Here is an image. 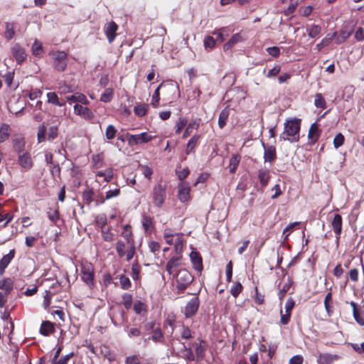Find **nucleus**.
<instances>
[{"instance_id":"1","label":"nucleus","mask_w":364,"mask_h":364,"mask_svg":"<svg viewBox=\"0 0 364 364\" xmlns=\"http://www.w3.org/2000/svg\"><path fill=\"white\" fill-rule=\"evenodd\" d=\"M300 119H292L284 123V132L280 135V140H288L291 142H296L299 139Z\"/></svg>"},{"instance_id":"2","label":"nucleus","mask_w":364,"mask_h":364,"mask_svg":"<svg viewBox=\"0 0 364 364\" xmlns=\"http://www.w3.org/2000/svg\"><path fill=\"white\" fill-rule=\"evenodd\" d=\"M47 132V127L43 122L41 124L38 129L37 132V141L38 143H42L46 141V140L49 141H53L54 139H55L58 136V126L56 125H52L49 127L48 129V133Z\"/></svg>"},{"instance_id":"3","label":"nucleus","mask_w":364,"mask_h":364,"mask_svg":"<svg viewBox=\"0 0 364 364\" xmlns=\"http://www.w3.org/2000/svg\"><path fill=\"white\" fill-rule=\"evenodd\" d=\"M193 279V276L187 269H181L176 276L177 292L183 293L191 284Z\"/></svg>"},{"instance_id":"4","label":"nucleus","mask_w":364,"mask_h":364,"mask_svg":"<svg viewBox=\"0 0 364 364\" xmlns=\"http://www.w3.org/2000/svg\"><path fill=\"white\" fill-rule=\"evenodd\" d=\"M94 267L89 262H82L81 264L82 280L92 288L94 286Z\"/></svg>"},{"instance_id":"5","label":"nucleus","mask_w":364,"mask_h":364,"mask_svg":"<svg viewBox=\"0 0 364 364\" xmlns=\"http://www.w3.org/2000/svg\"><path fill=\"white\" fill-rule=\"evenodd\" d=\"M166 187L162 183H158L153 188L151 198L155 206L161 208L166 199Z\"/></svg>"},{"instance_id":"6","label":"nucleus","mask_w":364,"mask_h":364,"mask_svg":"<svg viewBox=\"0 0 364 364\" xmlns=\"http://www.w3.org/2000/svg\"><path fill=\"white\" fill-rule=\"evenodd\" d=\"M126 138L129 145L134 146L139 144L147 143L152 140L154 136L147 132H143L139 134L134 135L127 133Z\"/></svg>"},{"instance_id":"7","label":"nucleus","mask_w":364,"mask_h":364,"mask_svg":"<svg viewBox=\"0 0 364 364\" xmlns=\"http://www.w3.org/2000/svg\"><path fill=\"white\" fill-rule=\"evenodd\" d=\"M18 164L26 171L31 170L33 166V159L28 151L18 154Z\"/></svg>"},{"instance_id":"8","label":"nucleus","mask_w":364,"mask_h":364,"mask_svg":"<svg viewBox=\"0 0 364 364\" xmlns=\"http://www.w3.org/2000/svg\"><path fill=\"white\" fill-rule=\"evenodd\" d=\"M54 66L58 71H63L67 67V54L64 51H58L54 54Z\"/></svg>"},{"instance_id":"9","label":"nucleus","mask_w":364,"mask_h":364,"mask_svg":"<svg viewBox=\"0 0 364 364\" xmlns=\"http://www.w3.org/2000/svg\"><path fill=\"white\" fill-rule=\"evenodd\" d=\"M198 297H193L186 305L184 314L186 318L192 317L197 312L199 307Z\"/></svg>"},{"instance_id":"10","label":"nucleus","mask_w":364,"mask_h":364,"mask_svg":"<svg viewBox=\"0 0 364 364\" xmlns=\"http://www.w3.org/2000/svg\"><path fill=\"white\" fill-rule=\"evenodd\" d=\"M191 187L188 183L181 182L178 186V198L181 202H186L190 199Z\"/></svg>"},{"instance_id":"11","label":"nucleus","mask_w":364,"mask_h":364,"mask_svg":"<svg viewBox=\"0 0 364 364\" xmlns=\"http://www.w3.org/2000/svg\"><path fill=\"white\" fill-rule=\"evenodd\" d=\"M264 148V162L273 163L277 159L276 148L274 146H266L264 142L262 143Z\"/></svg>"},{"instance_id":"12","label":"nucleus","mask_w":364,"mask_h":364,"mask_svg":"<svg viewBox=\"0 0 364 364\" xmlns=\"http://www.w3.org/2000/svg\"><path fill=\"white\" fill-rule=\"evenodd\" d=\"M11 53L18 64L23 63L26 59V54L25 50L18 43H16L12 46Z\"/></svg>"},{"instance_id":"13","label":"nucleus","mask_w":364,"mask_h":364,"mask_svg":"<svg viewBox=\"0 0 364 364\" xmlns=\"http://www.w3.org/2000/svg\"><path fill=\"white\" fill-rule=\"evenodd\" d=\"M74 113L85 119H90L93 117V114L88 107L77 103L74 105Z\"/></svg>"},{"instance_id":"14","label":"nucleus","mask_w":364,"mask_h":364,"mask_svg":"<svg viewBox=\"0 0 364 364\" xmlns=\"http://www.w3.org/2000/svg\"><path fill=\"white\" fill-rule=\"evenodd\" d=\"M118 26L114 21H110L105 27V33L109 43L113 42L116 37V31Z\"/></svg>"},{"instance_id":"15","label":"nucleus","mask_w":364,"mask_h":364,"mask_svg":"<svg viewBox=\"0 0 364 364\" xmlns=\"http://www.w3.org/2000/svg\"><path fill=\"white\" fill-rule=\"evenodd\" d=\"M13 147L16 152L21 154L24 151L25 149V139L24 137L19 134L14 136L12 139Z\"/></svg>"},{"instance_id":"16","label":"nucleus","mask_w":364,"mask_h":364,"mask_svg":"<svg viewBox=\"0 0 364 364\" xmlns=\"http://www.w3.org/2000/svg\"><path fill=\"white\" fill-rule=\"evenodd\" d=\"M333 230L336 235L337 240H338L340 235L342 232V217L339 214H335L331 221Z\"/></svg>"},{"instance_id":"17","label":"nucleus","mask_w":364,"mask_h":364,"mask_svg":"<svg viewBox=\"0 0 364 364\" xmlns=\"http://www.w3.org/2000/svg\"><path fill=\"white\" fill-rule=\"evenodd\" d=\"M15 255L14 250H10V252L4 255L0 260V274L2 275L6 268L8 267V265L10 264L11 260L14 259Z\"/></svg>"},{"instance_id":"18","label":"nucleus","mask_w":364,"mask_h":364,"mask_svg":"<svg viewBox=\"0 0 364 364\" xmlns=\"http://www.w3.org/2000/svg\"><path fill=\"white\" fill-rule=\"evenodd\" d=\"M190 258L193 267L198 272H201L203 269V262L200 254L196 251H192L190 254Z\"/></svg>"},{"instance_id":"19","label":"nucleus","mask_w":364,"mask_h":364,"mask_svg":"<svg viewBox=\"0 0 364 364\" xmlns=\"http://www.w3.org/2000/svg\"><path fill=\"white\" fill-rule=\"evenodd\" d=\"M193 346L195 347L196 355L198 360H201L205 356L206 350L205 342L203 340H199V343H194Z\"/></svg>"},{"instance_id":"20","label":"nucleus","mask_w":364,"mask_h":364,"mask_svg":"<svg viewBox=\"0 0 364 364\" xmlns=\"http://www.w3.org/2000/svg\"><path fill=\"white\" fill-rule=\"evenodd\" d=\"M66 100L68 102H78L82 105H87L89 103L86 96L80 92H75L73 95L66 96Z\"/></svg>"},{"instance_id":"21","label":"nucleus","mask_w":364,"mask_h":364,"mask_svg":"<svg viewBox=\"0 0 364 364\" xmlns=\"http://www.w3.org/2000/svg\"><path fill=\"white\" fill-rule=\"evenodd\" d=\"M181 265V257H173L166 264V269L169 275H172L174 269Z\"/></svg>"},{"instance_id":"22","label":"nucleus","mask_w":364,"mask_h":364,"mask_svg":"<svg viewBox=\"0 0 364 364\" xmlns=\"http://www.w3.org/2000/svg\"><path fill=\"white\" fill-rule=\"evenodd\" d=\"M244 41V38L240 33H236L232 36V38L224 45L223 49L225 51L232 49V48L237 43Z\"/></svg>"},{"instance_id":"23","label":"nucleus","mask_w":364,"mask_h":364,"mask_svg":"<svg viewBox=\"0 0 364 364\" xmlns=\"http://www.w3.org/2000/svg\"><path fill=\"white\" fill-rule=\"evenodd\" d=\"M11 132L9 124L4 123L0 127V144L4 143L9 139Z\"/></svg>"},{"instance_id":"24","label":"nucleus","mask_w":364,"mask_h":364,"mask_svg":"<svg viewBox=\"0 0 364 364\" xmlns=\"http://www.w3.org/2000/svg\"><path fill=\"white\" fill-rule=\"evenodd\" d=\"M200 136L195 134L193 135L188 141L186 149V154H191L194 149L198 146V140H199Z\"/></svg>"},{"instance_id":"25","label":"nucleus","mask_w":364,"mask_h":364,"mask_svg":"<svg viewBox=\"0 0 364 364\" xmlns=\"http://www.w3.org/2000/svg\"><path fill=\"white\" fill-rule=\"evenodd\" d=\"M14 282L11 279L6 278L0 280V289L5 291V294H9L13 289Z\"/></svg>"},{"instance_id":"26","label":"nucleus","mask_w":364,"mask_h":364,"mask_svg":"<svg viewBox=\"0 0 364 364\" xmlns=\"http://www.w3.org/2000/svg\"><path fill=\"white\" fill-rule=\"evenodd\" d=\"M102 236L105 241L111 242L114 239V235L110 232L108 227H105L106 218L102 222Z\"/></svg>"},{"instance_id":"27","label":"nucleus","mask_w":364,"mask_h":364,"mask_svg":"<svg viewBox=\"0 0 364 364\" xmlns=\"http://www.w3.org/2000/svg\"><path fill=\"white\" fill-rule=\"evenodd\" d=\"M141 224L146 233L151 232L154 225L152 218L150 216L144 215L141 219Z\"/></svg>"},{"instance_id":"28","label":"nucleus","mask_w":364,"mask_h":364,"mask_svg":"<svg viewBox=\"0 0 364 364\" xmlns=\"http://www.w3.org/2000/svg\"><path fill=\"white\" fill-rule=\"evenodd\" d=\"M55 328L53 323L50 321H43L40 328V333L45 336H48Z\"/></svg>"},{"instance_id":"29","label":"nucleus","mask_w":364,"mask_h":364,"mask_svg":"<svg viewBox=\"0 0 364 364\" xmlns=\"http://www.w3.org/2000/svg\"><path fill=\"white\" fill-rule=\"evenodd\" d=\"M5 28L4 36L8 41H10L15 36V23L14 22H6L5 23Z\"/></svg>"},{"instance_id":"30","label":"nucleus","mask_w":364,"mask_h":364,"mask_svg":"<svg viewBox=\"0 0 364 364\" xmlns=\"http://www.w3.org/2000/svg\"><path fill=\"white\" fill-rule=\"evenodd\" d=\"M336 32L333 33H328L326 36L321 41V42L316 45V48L318 50H320L323 47L328 46L333 39L336 37Z\"/></svg>"},{"instance_id":"31","label":"nucleus","mask_w":364,"mask_h":364,"mask_svg":"<svg viewBox=\"0 0 364 364\" xmlns=\"http://www.w3.org/2000/svg\"><path fill=\"white\" fill-rule=\"evenodd\" d=\"M122 236L126 240L127 244L128 245L134 244V241L132 237V231L130 230V226L129 225H126L124 227V230L122 232Z\"/></svg>"},{"instance_id":"32","label":"nucleus","mask_w":364,"mask_h":364,"mask_svg":"<svg viewBox=\"0 0 364 364\" xmlns=\"http://www.w3.org/2000/svg\"><path fill=\"white\" fill-rule=\"evenodd\" d=\"M230 111L227 108L223 109L220 112L218 118V126L220 129H223L225 126Z\"/></svg>"},{"instance_id":"33","label":"nucleus","mask_w":364,"mask_h":364,"mask_svg":"<svg viewBox=\"0 0 364 364\" xmlns=\"http://www.w3.org/2000/svg\"><path fill=\"white\" fill-rule=\"evenodd\" d=\"M14 215L10 213H5L3 210V205L0 203V223L6 220L4 224V228L6 227L7 225L12 220Z\"/></svg>"},{"instance_id":"34","label":"nucleus","mask_w":364,"mask_h":364,"mask_svg":"<svg viewBox=\"0 0 364 364\" xmlns=\"http://www.w3.org/2000/svg\"><path fill=\"white\" fill-rule=\"evenodd\" d=\"M48 102L52 105H54L58 107H62L64 105V103H62L58 95L55 92H50L47 93Z\"/></svg>"},{"instance_id":"35","label":"nucleus","mask_w":364,"mask_h":364,"mask_svg":"<svg viewBox=\"0 0 364 364\" xmlns=\"http://www.w3.org/2000/svg\"><path fill=\"white\" fill-rule=\"evenodd\" d=\"M292 282L291 280L288 278L287 281L284 282L282 286L279 288V291L278 292V296L279 300H282L284 297L286 293L289 290L290 287H291Z\"/></svg>"},{"instance_id":"36","label":"nucleus","mask_w":364,"mask_h":364,"mask_svg":"<svg viewBox=\"0 0 364 364\" xmlns=\"http://www.w3.org/2000/svg\"><path fill=\"white\" fill-rule=\"evenodd\" d=\"M258 177L259 179L260 184L262 187H265L269 179V171L264 169H260L259 171Z\"/></svg>"},{"instance_id":"37","label":"nucleus","mask_w":364,"mask_h":364,"mask_svg":"<svg viewBox=\"0 0 364 364\" xmlns=\"http://www.w3.org/2000/svg\"><path fill=\"white\" fill-rule=\"evenodd\" d=\"M240 156L238 155V154H234L232 156L230 160V173H235V170L237 169L239 164H240Z\"/></svg>"},{"instance_id":"38","label":"nucleus","mask_w":364,"mask_h":364,"mask_svg":"<svg viewBox=\"0 0 364 364\" xmlns=\"http://www.w3.org/2000/svg\"><path fill=\"white\" fill-rule=\"evenodd\" d=\"M82 198L87 205H90L92 201H94V191L92 189L87 188L85 190L82 192Z\"/></svg>"},{"instance_id":"39","label":"nucleus","mask_w":364,"mask_h":364,"mask_svg":"<svg viewBox=\"0 0 364 364\" xmlns=\"http://www.w3.org/2000/svg\"><path fill=\"white\" fill-rule=\"evenodd\" d=\"M199 127V123L196 122H191L186 127L185 132L183 134L182 138L186 139L191 134L193 129H197Z\"/></svg>"},{"instance_id":"40","label":"nucleus","mask_w":364,"mask_h":364,"mask_svg":"<svg viewBox=\"0 0 364 364\" xmlns=\"http://www.w3.org/2000/svg\"><path fill=\"white\" fill-rule=\"evenodd\" d=\"M151 339L154 342L164 343V334H163L161 330L159 328H157L153 331Z\"/></svg>"},{"instance_id":"41","label":"nucleus","mask_w":364,"mask_h":364,"mask_svg":"<svg viewBox=\"0 0 364 364\" xmlns=\"http://www.w3.org/2000/svg\"><path fill=\"white\" fill-rule=\"evenodd\" d=\"M119 284L122 289L127 290L129 289L132 283L129 277L125 276L124 274L119 275Z\"/></svg>"},{"instance_id":"42","label":"nucleus","mask_w":364,"mask_h":364,"mask_svg":"<svg viewBox=\"0 0 364 364\" xmlns=\"http://www.w3.org/2000/svg\"><path fill=\"white\" fill-rule=\"evenodd\" d=\"M97 176L103 177L106 182H109L114 176L113 171L107 169L105 171H100L97 173Z\"/></svg>"},{"instance_id":"43","label":"nucleus","mask_w":364,"mask_h":364,"mask_svg":"<svg viewBox=\"0 0 364 364\" xmlns=\"http://www.w3.org/2000/svg\"><path fill=\"white\" fill-rule=\"evenodd\" d=\"M148 105L139 104L134 107V111L136 115L143 117L146 114Z\"/></svg>"},{"instance_id":"44","label":"nucleus","mask_w":364,"mask_h":364,"mask_svg":"<svg viewBox=\"0 0 364 364\" xmlns=\"http://www.w3.org/2000/svg\"><path fill=\"white\" fill-rule=\"evenodd\" d=\"M164 85V83H161L158 87L155 90V92L152 96V99H151V105L154 107H157L159 106V100H160V97H159V90L160 88Z\"/></svg>"},{"instance_id":"45","label":"nucleus","mask_w":364,"mask_h":364,"mask_svg":"<svg viewBox=\"0 0 364 364\" xmlns=\"http://www.w3.org/2000/svg\"><path fill=\"white\" fill-rule=\"evenodd\" d=\"M134 311L136 314L139 315L142 312L146 311V305L141 301H136L134 304Z\"/></svg>"},{"instance_id":"46","label":"nucleus","mask_w":364,"mask_h":364,"mask_svg":"<svg viewBox=\"0 0 364 364\" xmlns=\"http://www.w3.org/2000/svg\"><path fill=\"white\" fill-rule=\"evenodd\" d=\"M351 35V31H341L338 35V36L336 38V43L337 44H341L345 42Z\"/></svg>"},{"instance_id":"47","label":"nucleus","mask_w":364,"mask_h":364,"mask_svg":"<svg viewBox=\"0 0 364 364\" xmlns=\"http://www.w3.org/2000/svg\"><path fill=\"white\" fill-rule=\"evenodd\" d=\"M122 304L126 309H129L132 305V296L130 294L124 293L122 296Z\"/></svg>"},{"instance_id":"48","label":"nucleus","mask_w":364,"mask_h":364,"mask_svg":"<svg viewBox=\"0 0 364 364\" xmlns=\"http://www.w3.org/2000/svg\"><path fill=\"white\" fill-rule=\"evenodd\" d=\"M117 132V130L114 127V125H112V124L108 125L106 129V131H105V136H106L107 139H109V140L113 139L116 136Z\"/></svg>"},{"instance_id":"49","label":"nucleus","mask_w":364,"mask_h":364,"mask_svg":"<svg viewBox=\"0 0 364 364\" xmlns=\"http://www.w3.org/2000/svg\"><path fill=\"white\" fill-rule=\"evenodd\" d=\"M318 125L316 123H314L310 127L309 131V138L314 140H317L318 138L319 134H318Z\"/></svg>"},{"instance_id":"50","label":"nucleus","mask_w":364,"mask_h":364,"mask_svg":"<svg viewBox=\"0 0 364 364\" xmlns=\"http://www.w3.org/2000/svg\"><path fill=\"white\" fill-rule=\"evenodd\" d=\"M321 33V27L318 25H313L308 29V34L310 38H315Z\"/></svg>"},{"instance_id":"51","label":"nucleus","mask_w":364,"mask_h":364,"mask_svg":"<svg viewBox=\"0 0 364 364\" xmlns=\"http://www.w3.org/2000/svg\"><path fill=\"white\" fill-rule=\"evenodd\" d=\"M205 49L207 50L213 49L215 46V40L212 36H206L203 41Z\"/></svg>"},{"instance_id":"52","label":"nucleus","mask_w":364,"mask_h":364,"mask_svg":"<svg viewBox=\"0 0 364 364\" xmlns=\"http://www.w3.org/2000/svg\"><path fill=\"white\" fill-rule=\"evenodd\" d=\"M113 97V91L112 89L107 88L105 90L100 97V101L103 102H109L112 100Z\"/></svg>"},{"instance_id":"53","label":"nucleus","mask_w":364,"mask_h":364,"mask_svg":"<svg viewBox=\"0 0 364 364\" xmlns=\"http://www.w3.org/2000/svg\"><path fill=\"white\" fill-rule=\"evenodd\" d=\"M125 248L126 245L124 242L121 240L117 241L116 243V250L119 257H123L125 256Z\"/></svg>"},{"instance_id":"54","label":"nucleus","mask_w":364,"mask_h":364,"mask_svg":"<svg viewBox=\"0 0 364 364\" xmlns=\"http://www.w3.org/2000/svg\"><path fill=\"white\" fill-rule=\"evenodd\" d=\"M243 287L240 282H236L230 289L231 294L237 298L242 291Z\"/></svg>"},{"instance_id":"55","label":"nucleus","mask_w":364,"mask_h":364,"mask_svg":"<svg viewBox=\"0 0 364 364\" xmlns=\"http://www.w3.org/2000/svg\"><path fill=\"white\" fill-rule=\"evenodd\" d=\"M314 105L316 107L324 108L326 101L321 93H318L315 96Z\"/></svg>"},{"instance_id":"56","label":"nucleus","mask_w":364,"mask_h":364,"mask_svg":"<svg viewBox=\"0 0 364 364\" xmlns=\"http://www.w3.org/2000/svg\"><path fill=\"white\" fill-rule=\"evenodd\" d=\"M136 247L135 244L129 245L127 250L125 251V256L127 261H130L135 254Z\"/></svg>"},{"instance_id":"57","label":"nucleus","mask_w":364,"mask_h":364,"mask_svg":"<svg viewBox=\"0 0 364 364\" xmlns=\"http://www.w3.org/2000/svg\"><path fill=\"white\" fill-rule=\"evenodd\" d=\"M344 136L341 133H338L333 139V146L336 149L339 148L343 144Z\"/></svg>"},{"instance_id":"58","label":"nucleus","mask_w":364,"mask_h":364,"mask_svg":"<svg viewBox=\"0 0 364 364\" xmlns=\"http://www.w3.org/2000/svg\"><path fill=\"white\" fill-rule=\"evenodd\" d=\"M32 50L34 55H40L43 50L42 44L39 41H36L32 46Z\"/></svg>"},{"instance_id":"59","label":"nucleus","mask_w":364,"mask_h":364,"mask_svg":"<svg viewBox=\"0 0 364 364\" xmlns=\"http://www.w3.org/2000/svg\"><path fill=\"white\" fill-rule=\"evenodd\" d=\"M266 50L269 55L274 58H277L280 55V48L277 46L269 47Z\"/></svg>"},{"instance_id":"60","label":"nucleus","mask_w":364,"mask_h":364,"mask_svg":"<svg viewBox=\"0 0 364 364\" xmlns=\"http://www.w3.org/2000/svg\"><path fill=\"white\" fill-rule=\"evenodd\" d=\"M190 173V171L188 167L184 168L181 171H176V174L178 176V178L181 182H183V181L188 177V176Z\"/></svg>"},{"instance_id":"61","label":"nucleus","mask_w":364,"mask_h":364,"mask_svg":"<svg viewBox=\"0 0 364 364\" xmlns=\"http://www.w3.org/2000/svg\"><path fill=\"white\" fill-rule=\"evenodd\" d=\"M331 302H332V295H331V293L329 292L326 294L325 299H324L325 309L328 313H329L331 311V308H332V306L331 305Z\"/></svg>"},{"instance_id":"62","label":"nucleus","mask_w":364,"mask_h":364,"mask_svg":"<svg viewBox=\"0 0 364 364\" xmlns=\"http://www.w3.org/2000/svg\"><path fill=\"white\" fill-rule=\"evenodd\" d=\"M120 194L119 188H117L114 190H109L106 192L105 199L109 200L114 197H117Z\"/></svg>"},{"instance_id":"63","label":"nucleus","mask_w":364,"mask_h":364,"mask_svg":"<svg viewBox=\"0 0 364 364\" xmlns=\"http://www.w3.org/2000/svg\"><path fill=\"white\" fill-rule=\"evenodd\" d=\"M73 356V353H70L59 360H55L53 364H67L68 361Z\"/></svg>"},{"instance_id":"64","label":"nucleus","mask_w":364,"mask_h":364,"mask_svg":"<svg viewBox=\"0 0 364 364\" xmlns=\"http://www.w3.org/2000/svg\"><path fill=\"white\" fill-rule=\"evenodd\" d=\"M125 364H140V361L136 355H131L127 357Z\"/></svg>"}]
</instances>
